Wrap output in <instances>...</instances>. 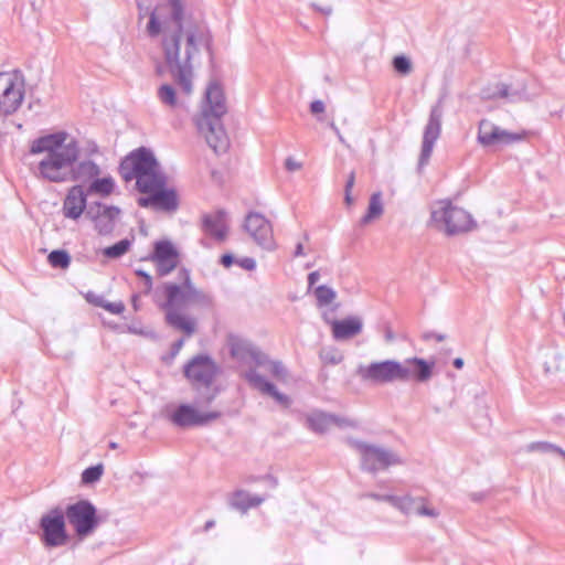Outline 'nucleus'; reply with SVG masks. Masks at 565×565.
Instances as JSON below:
<instances>
[{"label":"nucleus","mask_w":565,"mask_h":565,"mask_svg":"<svg viewBox=\"0 0 565 565\" xmlns=\"http://www.w3.org/2000/svg\"><path fill=\"white\" fill-rule=\"evenodd\" d=\"M454 366L456 369H461L463 366V360L461 358H456L454 360Z\"/></svg>","instance_id":"obj_56"},{"label":"nucleus","mask_w":565,"mask_h":565,"mask_svg":"<svg viewBox=\"0 0 565 565\" xmlns=\"http://www.w3.org/2000/svg\"><path fill=\"white\" fill-rule=\"evenodd\" d=\"M161 415L178 428H189L204 426L210 422L218 419L222 414L218 411L202 413L192 405L180 404L178 406H164Z\"/></svg>","instance_id":"obj_10"},{"label":"nucleus","mask_w":565,"mask_h":565,"mask_svg":"<svg viewBox=\"0 0 565 565\" xmlns=\"http://www.w3.org/2000/svg\"><path fill=\"white\" fill-rule=\"evenodd\" d=\"M248 361H253L257 366H265L267 369L271 360L267 354L254 347Z\"/></svg>","instance_id":"obj_41"},{"label":"nucleus","mask_w":565,"mask_h":565,"mask_svg":"<svg viewBox=\"0 0 565 565\" xmlns=\"http://www.w3.org/2000/svg\"><path fill=\"white\" fill-rule=\"evenodd\" d=\"M427 339H434L436 340L437 342H441L445 340V335L444 334H440V333H429L426 335Z\"/></svg>","instance_id":"obj_53"},{"label":"nucleus","mask_w":565,"mask_h":565,"mask_svg":"<svg viewBox=\"0 0 565 565\" xmlns=\"http://www.w3.org/2000/svg\"><path fill=\"white\" fill-rule=\"evenodd\" d=\"M238 265L246 270H254L256 268V262L252 257H244L239 259Z\"/></svg>","instance_id":"obj_47"},{"label":"nucleus","mask_w":565,"mask_h":565,"mask_svg":"<svg viewBox=\"0 0 565 565\" xmlns=\"http://www.w3.org/2000/svg\"><path fill=\"white\" fill-rule=\"evenodd\" d=\"M383 202L381 192L371 195L366 214L361 218V225H366L383 214Z\"/></svg>","instance_id":"obj_30"},{"label":"nucleus","mask_w":565,"mask_h":565,"mask_svg":"<svg viewBox=\"0 0 565 565\" xmlns=\"http://www.w3.org/2000/svg\"><path fill=\"white\" fill-rule=\"evenodd\" d=\"M226 110L222 87L215 82L210 83L205 92V102L195 122L198 130L215 153H223L230 147V140L221 120Z\"/></svg>","instance_id":"obj_4"},{"label":"nucleus","mask_w":565,"mask_h":565,"mask_svg":"<svg viewBox=\"0 0 565 565\" xmlns=\"http://www.w3.org/2000/svg\"><path fill=\"white\" fill-rule=\"evenodd\" d=\"M158 99L161 104L174 108L178 106V97L174 87L170 84H162L157 92Z\"/></svg>","instance_id":"obj_31"},{"label":"nucleus","mask_w":565,"mask_h":565,"mask_svg":"<svg viewBox=\"0 0 565 565\" xmlns=\"http://www.w3.org/2000/svg\"><path fill=\"white\" fill-rule=\"evenodd\" d=\"M95 305L114 315H120L125 311V303L122 301L110 302L100 298L95 302Z\"/></svg>","instance_id":"obj_39"},{"label":"nucleus","mask_w":565,"mask_h":565,"mask_svg":"<svg viewBox=\"0 0 565 565\" xmlns=\"http://www.w3.org/2000/svg\"><path fill=\"white\" fill-rule=\"evenodd\" d=\"M215 525V522L213 520H209L205 522L203 530L207 532Z\"/></svg>","instance_id":"obj_58"},{"label":"nucleus","mask_w":565,"mask_h":565,"mask_svg":"<svg viewBox=\"0 0 565 565\" xmlns=\"http://www.w3.org/2000/svg\"><path fill=\"white\" fill-rule=\"evenodd\" d=\"M87 216L94 222L95 230L100 235L110 234L119 217L120 210L99 202L92 203L86 210Z\"/></svg>","instance_id":"obj_19"},{"label":"nucleus","mask_w":565,"mask_h":565,"mask_svg":"<svg viewBox=\"0 0 565 565\" xmlns=\"http://www.w3.org/2000/svg\"><path fill=\"white\" fill-rule=\"evenodd\" d=\"M361 498L371 499L377 502H387L390 505L394 508L396 494H381L377 492H367L361 495Z\"/></svg>","instance_id":"obj_40"},{"label":"nucleus","mask_w":565,"mask_h":565,"mask_svg":"<svg viewBox=\"0 0 565 565\" xmlns=\"http://www.w3.org/2000/svg\"><path fill=\"white\" fill-rule=\"evenodd\" d=\"M320 358L324 363L332 364V365H337L342 361L341 354H339L337 352H332V351L322 352Z\"/></svg>","instance_id":"obj_44"},{"label":"nucleus","mask_w":565,"mask_h":565,"mask_svg":"<svg viewBox=\"0 0 565 565\" xmlns=\"http://www.w3.org/2000/svg\"><path fill=\"white\" fill-rule=\"evenodd\" d=\"M244 228L254 242L267 250L276 247L270 222L260 213L250 212L246 215Z\"/></svg>","instance_id":"obj_15"},{"label":"nucleus","mask_w":565,"mask_h":565,"mask_svg":"<svg viewBox=\"0 0 565 565\" xmlns=\"http://www.w3.org/2000/svg\"><path fill=\"white\" fill-rule=\"evenodd\" d=\"M385 340L387 342H391V341L394 340V334H393V332L390 329H387L386 332H385Z\"/></svg>","instance_id":"obj_60"},{"label":"nucleus","mask_w":565,"mask_h":565,"mask_svg":"<svg viewBox=\"0 0 565 565\" xmlns=\"http://www.w3.org/2000/svg\"><path fill=\"white\" fill-rule=\"evenodd\" d=\"M183 344H184L183 339H179L178 341H175L171 347L172 355H177L179 353V351L182 349Z\"/></svg>","instance_id":"obj_51"},{"label":"nucleus","mask_w":565,"mask_h":565,"mask_svg":"<svg viewBox=\"0 0 565 565\" xmlns=\"http://www.w3.org/2000/svg\"><path fill=\"white\" fill-rule=\"evenodd\" d=\"M349 445L360 455L361 468L367 472L387 470L392 466H399L404 460L395 451L382 446L369 444L358 439H349Z\"/></svg>","instance_id":"obj_7"},{"label":"nucleus","mask_w":565,"mask_h":565,"mask_svg":"<svg viewBox=\"0 0 565 565\" xmlns=\"http://www.w3.org/2000/svg\"><path fill=\"white\" fill-rule=\"evenodd\" d=\"M312 6H313V8H315L316 10L320 11L321 13H323V14H326V15H329V14H331V12H332V9H331L330 7H327V8H320V7L316 6V4H312Z\"/></svg>","instance_id":"obj_55"},{"label":"nucleus","mask_w":565,"mask_h":565,"mask_svg":"<svg viewBox=\"0 0 565 565\" xmlns=\"http://www.w3.org/2000/svg\"><path fill=\"white\" fill-rule=\"evenodd\" d=\"M214 397H215V395H214V394L210 395V396L206 398V403H207V404L212 403V401L214 399Z\"/></svg>","instance_id":"obj_61"},{"label":"nucleus","mask_w":565,"mask_h":565,"mask_svg":"<svg viewBox=\"0 0 565 565\" xmlns=\"http://www.w3.org/2000/svg\"><path fill=\"white\" fill-rule=\"evenodd\" d=\"M269 373L278 381L285 382L288 376V371L281 361L271 360L267 366Z\"/></svg>","instance_id":"obj_37"},{"label":"nucleus","mask_w":565,"mask_h":565,"mask_svg":"<svg viewBox=\"0 0 565 565\" xmlns=\"http://www.w3.org/2000/svg\"><path fill=\"white\" fill-rule=\"evenodd\" d=\"M138 301H139V295H134L132 298H131V302H132V306H134L135 310L139 309Z\"/></svg>","instance_id":"obj_57"},{"label":"nucleus","mask_w":565,"mask_h":565,"mask_svg":"<svg viewBox=\"0 0 565 565\" xmlns=\"http://www.w3.org/2000/svg\"><path fill=\"white\" fill-rule=\"evenodd\" d=\"M244 377L252 387L259 391L262 394L269 395L278 404L285 407L290 405V398L286 394L280 393L273 383L267 381L255 369L246 371Z\"/></svg>","instance_id":"obj_22"},{"label":"nucleus","mask_w":565,"mask_h":565,"mask_svg":"<svg viewBox=\"0 0 565 565\" xmlns=\"http://www.w3.org/2000/svg\"><path fill=\"white\" fill-rule=\"evenodd\" d=\"M401 364L407 371V377L401 380V382L416 381L424 383L430 380L433 376V370L435 366L434 361H426L422 358H408L405 359Z\"/></svg>","instance_id":"obj_23"},{"label":"nucleus","mask_w":565,"mask_h":565,"mask_svg":"<svg viewBox=\"0 0 565 565\" xmlns=\"http://www.w3.org/2000/svg\"><path fill=\"white\" fill-rule=\"evenodd\" d=\"M484 98L495 99V98H507L511 102H515L521 97V93L513 90L511 92L510 86L505 83H498L493 87V89H484L482 92Z\"/></svg>","instance_id":"obj_29"},{"label":"nucleus","mask_w":565,"mask_h":565,"mask_svg":"<svg viewBox=\"0 0 565 565\" xmlns=\"http://www.w3.org/2000/svg\"><path fill=\"white\" fill-rule=\"evenodd\" d=\"M228 347L232 358L241 362H247L254 349V345L249 341L236 335L228 338Z\"/></svg>","instance_id":"obj_27"},{"label":"nucleus","mask_w":565,"mask_h":565,"mask_svg":"<svg viewBox=\"0 0 565 565\" xmlns=\"http://www.w3.org/2000/svg\"><path fill=\"white\" fill-rule=\"evenodd\" d=\"M263 479L268 481L271 488H276L278 486V480L271 475H267Z\"/></svg>","instance_id":"obj_52"},{"label":"nucleus","mask_w":565,"mask_h":565,"mask_svg":"<svg viewBox=\"0 0 565 565\" xmlns=\"http://www.w3.org/2000/svg\"><path fill=\"white\" fill-rule=\"evenodd\" d=\"M333 414H329L321 411H315L310 413L307 418L308 427L315 433H326L332 426Z\"/></svg>","instance_id":"obj_28"},{"label":"nucleus","mask_w":565,"mask_h":565,"mask_svg":"<svg viewBox=\"0 0 565 565\" xmlns=\"http://www.w3.org/2000/svg\"><path fill=\"white\" fill-rule=\"evenodd\" d=\"M443 108L439 104L431 107L428 121L423 134L418 168L423 169L429 161L435 142L441 134Z\"/></svg>","instance_id":"obj_14"},{"label":"nucleus","mask_w":565,"mask_h":565,"mask_svg":"<svg viewBox=\"0 0 565 565\" xmlns=\"http://www.w3.org/2000/svg\"><path fill=\"white\" fill-rule=\"evenodd\" d=\"M149 196L139 198L138 204L142 207H153L158 211L174 212L179 206L178 195L174 190L159 186L148 191Z\"/></svg>","instance_id":"obj_20"},{"label":"nucleus","mask_w":565,"mask_h":565,"mask_svg":"<svg viewBox=\"0 0 565 565\" xmlns=\"http://www.w3.org/2000/svg\"><path fill=\"white\" fill-rule=\"evenodd\" d=\"M394 509L399 511L405 516H422L436 519L440 512L434 508L429 500L423 495H413L405 493L403 495H396Z\"/></svg>","instance_id":"obj_17"},{"label":"nucleus","mask_w":565,"mask_h":565,"mask_svg":"<svg viewBox=\"0 0 565 565\" xmlns=\"http://www.w3.org/2000/svg\"><path fill=\"white\" fill-rule=\"evenodd\" d=\"M114 186L115 183L110 177L102 179L97 177L93 179L92 183L89 184L88 192L102 195H109L114 191Z\"/></svg>","instance_id":"obj_32"},{"label":"nucleus","mask_w":565,"mask_h":565,"mask_svg":"<svg viewBox=\"0 0 565 565\" xmlns=\"http://www.w3.org/2000/svg\"><path fill=\"white\" fill-rule=\"evenodd\" d=\"M354 182H355V174L354 172L352 171L349 177H348V180H347V183H345V195H344V201L348 205L352 204L353 202V198L351 195V191H352V188L354 185Z\"/></svg>","instance_id":"obj_43"},{"label":"nucleus","mask_w":565,"mask_h":565,"mask_svg":"<svg viewBox=\"0 0 565 565\" xmlns=\"http://www.w3.org/2000/svg\"><path fill=\"white\" fill-rule=\"evenodd\" d=\"M135 274L143 279V292L149 294L153 286L152 277L143 269H136Z\"/></svg>","instance_id":"obj_42"},{"label":"nucleus","mask_w":565,"mask_h":565,"mask_svg":"<svg viewBox=\"0 0 565 565\" xmlns=\"http://www.w3.org/2000/svg\"><path fill=\"white\" fill-rule=\"evenodd\" d=\"M264 501L265 497L254 495L245 490H236L230 498L231 507L242 513L260 505Z\"/></svg>","instance_id":"obj_26"},{"label":"nucleus","mask_w":565,"mask_h":565,"mask_svg":"<svg viewBox=\"0 0 565 565\" xmlns=\"http://www.w3.org/2000/svg\"><path fill=\"white\" fill-rule=\"evenodd\" d=\"M330 127H331V128H332V130L337 134V136L339 137V140H340L341 142H343V138H342V136H341V134H340L339 128H338L333 122L330 125Z\"/></svg>","instance_id":"obj_59"},{"label":"nucleus","mask_w":565,"mask_h":565,"mask_svg":"<svg viewBox=\"0 0 565 565\" xmlns=\"http://www.w3.org/2000/svg\"><path fill=\"white\" fill-rule=\"evenodd\" d=\"M324 109H326L324 103L320 99L313 100L310 104V111L313 115L322 114L324 111Z\"/></svg>","instance_id":"obj_48"},{"label":"nucleus","mask_w":565,"mask_h":565,"mask_svg":"<svg viewBox=\"0 0 565 565\" xmlns=\"http://www.w3.org/2000/svg\"><path fill=\"white\" fill-rule=\"evenodd\" d=\"M104 472L102 463L86 468L82 473V482L84 484H92L98 481Z\"/></svg>","instance_id":"obj_36"},{"label":"nucleus","mask_w":565,"mask_h":565,"mask_svg":"<svg viewBox=\"0 0 565 565\" xmlns=\"http://www.w3.org/2000/svg\"><path fill=\"white\" fill-rule=\"evenodd\" d=\"M64 514L79 537L92 534L99 523L96 508L88 500H79L67 505Z\"/></svg>","instance_id":"obj_11"},{"label":"nucleus","mask_w":565,"mask_h":565,"mask_svg":"<svg viewBox=\"0 0 565 565\" xmlns=\"http://www.w3.org/2000/svg\"><path fill=\"white\" fill-rule=\"evenodd\" d=\"M392 64H393L394 70L402 75H407L412 71L411 60L408 57H406L405 55L395 56L393 58Z\"/></svg>","instance_id":"obj_38"},{"label":"nucleus","mask_w":565,"mask_h":565,"mask_svg":"<svg viewBox=\"0 0 565 565\" xmlns=\"http://www.w3.org/2000/svg\"><path fill=\"white\" fill-rule=\"evenodd\" d=\"M333 418L334 420H332V426H338V427H353L355 428L358 426V424L352 420V419H349V418H344V417H340V416H337V415H333Z\"/></svg>","instance_id":"obj_45"},{"label":"nucleus","mask_w":565,"mask_h":565,"mask_svg":"<svg viewBox=\"0 0 565 565\" xmlns=\"http://www.w3.org/2000/svg\"><path fill=\"white\" fill-rule=\"evenodd\" d=\"M148 259L156 265L157 274L164 277L173 271L180 263V254L172 242L157 241Z\"/></svg>","instance_id":"obj_16"},{"label":"nucleus","mask_w":565,"mask_h":565,"mask_svg":"<svg viewBox=\"0 0 565 565\" xmlns=\"http://www.w3.org/2000/svg\"><path fill=\"white\" fill-rule=\"evenodd\" d=\"M315 296L318 307H326L333 302L337 298V292L331 287L321 285L315 289Z\"/></svg>","instance_id":"obj_34"},{"label":"nucleus","mask_w":565,"mask_h":565,"mask_svg":"<svg viewBox=\"0 0 565 565\" xmlns=\"http://www.w3.org/2000/svg\"><path fill=\"white\" fill-rule=\"evenodd\" d=\"M30 152L44 154L38 163V174L49 182H88L100 174L99 166L93 160L100 153L98 145L87 140L81 147L66 131L34 139Z\"/></svg>","instance_id":"obj_2"},{"label":"nucleus","mask_w":565,"mask_h":565,"mask_svg":"<svg viewBox=\"0 0 565 565\" xmlns=\"http://www.w3.org/2000/svg\"><path fill=\"white\" fill-rule=\"evenodd\" d=\"M430 220L436 228L444 231L447 235L465 233L475 226L467 211L448 201H440L434 205Z\"/></svg>","instance_id":"obj_6"},{"label":"nucleus","mask_w":565,"mask_h":565,"mask_svg":"<svg viewBox=\"0 0 565 565\" xmlns=\"http://www.w3.org/2000/svg\"><path fill=\"white\" fill-rule=\"evenodd\" d=\"M523 138L520 134L510 132L488 119H481L478 125L477 141L483 148H494L511 145Z\"/></svg>","instance_id":"obj_13"},{"label":"nucleus","mask_w":565,"mask_h":565,"mask_svg":"<svg viewBox=\"0 0 565 565\" xmlns=\"http://www.w3.org/2000/svg\"><path fill=\"white\" fill-rule=\"evenodd\" d=\"M119 173L126 182L136 180L139 192L152 191L167 183L152 150L145 147L134 150L121 161Z\"/></svg>","instance_id":"obj_5"},{"label":"nucleus","mask_w":565,"mask_h":565,"mask_svg":"<svg viewBox=\"0 0 565 565\" xmlns=\"http://www.w3.org/2000/svg\"><path fill=\"white\" fill-rule=\"evenodd\" d=\"M181 285L174 282H166L161 289L164 295V301L159 306L166 312V322L175 330L184 332L191 337L195 331V320L179 310L191 302L210 303L211 298L198 290L190 277V271L182 268L179 271Z\"/></svg>","instance_id":"obj_3"},{"label":"nucleus","mask_w":565,"mask_h":565,"mask_svg":"<svg viewBox=\"0 0 565 565\" xmlns=\"http://www.w3.org/2000/svg\"><path fill=\"white\" fill-rule=\"evenodd\" d=\"M217 374V366L207 355H198L184 366V375L193 383L210 386Z\"/></svg>","instance_id":"obj_18"},{"label":"nucleus","mask_w":565,"mask_h":565,"mask_svg":"<svg viewBox=\"0 0 565 565\" xmlns=\"http://www.w3.org/2000/svg\"><path fill=\"white\" fill-rule=\"evenodd\" d=\"M285 168L290 172H295L300 170L302 164L295 160L292 157H288L285 161Z\"/></svg>","instance_id":"obj_46"},{"label":"nucleus","mask_w":565,"mask_h":565,"mask_svg":"<svg viewBox=\"0 0 565 565\" xmlns=\"http://www.w3.org/2000/svg\"><path fill=\"white\" fill-rule=\"evenodd\" d=\"M24 75L19 70L0 73V116L15 113L24 98Z\"/></svg>","instance_id":"obj_8"},{"label":"nucleus","mask_w":565,"mask_h":565,"mask_svg":"<svg viewBox=\"0 0 565 565\" xmlns=\"http://www.w3.org/2000/svg\"><path fill=\"white\" fill-rule=\"evenodd\" d=\"M87 194L82 185L72 186L63 202V214L66 218L77 220L86 209Z\"/></svg>","instance_id":"obj_24"},{"label":"nucleus","mask_w":565,"mask_h":565,"mask_svg":"<svg viewBox=\"0 0 565 565\" xmlns=\"http://www.w3.org/2000/svg\"><path fill=\"white\" fill-rule=\"evenodd\" d=\"M42 530V543L46 547L62 546L67 542V532L65 526V514L58 509H52L40 520Z\"/></svg>","instance_id":"obj_12"},{"label":"nucleus","mask_w":565,"mask_h":565,"mask_svg":"<svg viewBox=\"0 0 565 565\" xmlns=\"http://www.w3.org/2000/svg\"><path fill=\"white\" fill-rule=\"evenodd\" d=\"M320 279V273L318 270L311 271L308 275V285L311 288Z\"/></svg>","instance_id":"obj_49"},{"label":"nucleus","mask_w":565,"mask_h":565,"mask_svg":"<svg viewBox=\"0 0 565 565\" xmlns=\"http://www.w3.org/2000/svg\"><path fill=\"white\" fill-rule=\"evenodd\" d=\"M358 375L364 382L383 385L401 382L407 377V371L399 361L384 360L359 366Z\"/></svg>","instance_id":"obj_9"},{"label":"nucleus","mask_w":565,"mask_h":565,"mask_svg":"<svg viewBox=\"0 0 565 565\" xmlns=\"http://www.w3.org/2000/svg\"><path fill=\"white\" fill-rule=\"evenodd\" d=\"M131 242L127 238L117 242L104 249L103 254L108 258H119L125 255L130 248Z\"/></svg>","instance_id":"obj_35"},{"label":"nucleus","mask_w":565,"mask_h":565,"mask_svg":"<svg viewBox=\"0 0 565 565\" xmlns=\"http://www.w3.org/2000/svg\"><path fill=\"white\" fill-rule=\"evenodd\" d=\"M47 260L53 268L66 269L71 264V256L64 249H55L49 254Z\"/></svg>","instance_id":"obj_33"},{"label":"nucleus","mask_w":565,"mask_h":565,"mask_svg":"<svg viewBox=\"0 0 565 565\" xmlns=\"http://www.w3.org/2000/svg\"><path fill=\"white\" fill-rule=\"evenodd\" d=\"M139 20L149 15L147 34L153 39L162 35L161 47L166 65L185 95L193 90V58L199 53L198 45L205 44L210 50L211 39L202 30L183 29V9L179 0H169L170 17L162 18L168 6L152 9L151 0H136Z\"/></svg>","instance_id":"obj_1"},{"label":"nucleus","mask_w":565,"mask_h":565,"mask_svg":"<svg viewBox=\"0 0 565 565\" xmlns=\"http://www.w3.org/2000/svg\"><path fill=\"white\" fill-rule=\"evenodd\" d=\"M327 323L332 327V335L335 340H348L361 333L363 328L362 319L358 316H351L342 320H330L324 317Z\"/></svg>","instance_id":"obj_25"},{"label":"nucleus","mask_w":565,"mask_h":565,"mask_svg":"<svg viewBox=\"0 0 565 565\" xmlns=\"http://www.w3.org/2000/svg\"><path fill=\"white\" fill-rule=\"evenodd\" d=\"M234 263V256L232 254H224L221 257V264L224 267H230Z\"/></svg>","instance_id":"obj_50"},{"label":"nucleus","mask_w":565,"mask_h":565,"mask_svg":"<svg viewBox=\"0 0 565 565\" xmlns=\"http://www.w3.org/2000/svg\"><path fill=\"white\" fill-rule=\"evenodd\" d=\"M109 447L111 449H116L118 447V445L116 443L111 441V443H109Z\"/></svg>","instance_id":"obj_62"},{"label":"nucleus","mask_w":565,"mask_h":565,"mask_svg":"<svg viewBox=\"0 0 565 565\" xmlns=\"http://www.w3.org/2000/svg\"><path fill=\"white\" fill-rule=\"evenodd\" d=\"M303 255H305L303 245L301 243H298L296 245L294 256L295 257H300V256H303Z\"/></svg>","instance_id":"obj_54"},{"label":"nucleus","mask_w":565,"mask_h":565,"mask_svg":"<svg viewBox=\"0 0 565 565\" xmlns=\"http://www.w3.org/2000/svg\"><path fill=\"white\" fill-rule=\"evenodd\" d=\"M202 231L214 241L222 243L228 234L227 214L223 210L202 216Z\"/></svg>","instance_id":"obj_21"}]
</instances>
